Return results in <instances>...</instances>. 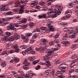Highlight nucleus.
Segmentation results:
<instances>
[{
  "mask_svg": "<svg viewBox=\"0 0 78 78\" xmlns=\"http://www.w3.org/2000/svg\"><path fill=\"white\" fill-rule=\"evenodd\" d=\"M26 50L27 51V52L28 51H30V53L31 54H34V51H33V49L31 48H29Z\"/></svg>",
  "mask_w": 78,
  "mask_h": 78,
  "instance_id": "19",
  "label": "nucleus"
},
{
  "mask_svg": "<svg viewBox=\"0 0 78 78\" xmlns=\"http://www.w3.org/2000/svg\"><path fill=\"white\" fill-rule=\"evenodd\" d=\"M2 23V25L3 26H5L7 24H8V23Z\"/></svg>",
  "mask_w": 78,
  "mask_h": 78,
  "instance_id": "59",
  "label": "nucleus"
},
{
  "mask_svg": "<svg viewBox=\"0 0 78 78\" xmlns=\"http://www.w3.org/2000/svg\"><path fill=\"white\" fill-rule=\"evenodd\" d=\"M62 65V64H61L60 65V67H61V69H62V72H66V67H64V66H61V65Z\"/></svg>",
  "mask_w": 78,
  "mask_h": 78,
  "instance_id": "24",
  "label": "nucleus"
},
{
  "mask_svg": "<svg viewBox=\"0 0 78 78\" xmlns=\"http://www.w3.org/2000/svg\"><path fill=\"white\" fill-rule=\"evenodd\" d=\"M56 75H62L63 74V72L62 71H58L56 73Z\"/></svg>",
  "mask_w": 78,
  "mask_h": 78,
  "instance_id": "27",
  "label": "nucleus"
},
{
  "mask_svg": "<svg viewBox=\"0 0 78 78\" xmlns=\"http://www.w3.org/2000/svg\"><path fill=\"white\" fill-rule=\"evenodd\" d=\"M34 25V24L31 22H30L29 24V26L31 28H32Z\"/></svg>",
  "mask_w": 78,
  "mask_h": 78,
  "instance_id": "29",
  "label": "nucleus"
},
{
  "mask_svg": "<svg viewBox=\"0 0 78 78\" xmlns=\"http://www.w3.org/2000/svg\"><path fill=\"white\" fill-rule=\"evenodd\" d=\"M44 50L42 47H41L39 48V51H43Z\"/></svg>",
  "mask_w": 78,
  "mask_h": 78,
  "instance_id": "49",
  "label": "nucleus"
},
{
  "mask_svg": "<svg viewBox=\"0 0 78 78\" xmlns=\"http://www.w3.org/2000/svg\"><path fill=\"white\" fill-rule=\"evenodd\" d=\"M24 9V6L23 5H22L21 6L20 9L19 11V14H22L24 12V10L23 9Z\"/></svg>",
  "mask_w": 78,
  "mask_h": 78,
  "instance_id": "18",
  "label": "nucleus"
},
{
  "mask_svg": "<svg viewBox=\"0 0 78 78\" xmlns=\"http://www.w3.org/2000/svg\"><path fill=\"white\" fill-rule=\"evenodd\" d=\"M58 24L59 25H63V22L60 21L58 22Z\"/></svg>",
  "mask_w": 78,
  "mask_h": 78,
  "instance_id": "60",
  "label": "nucleus"
},
{
  "mask_svg": "<svg viewBox=\"0 0 78 78\" xmlns=\"http://www.w3.org/2000/svg\"><path fill=\"white\" fill-rule=\"evenodd\" d=\"M61 43V44H62L63 45H65L66 47H67V46L70 45V42L68 41H62Z\"/></svg>",
  "mask_w": 78,
  "mask_h": 78,
  "instance_id": "16",
  "label": "nucleus"
},
{
  "mask_svg": "<svg viewBox=\"0 0 78 78\" xmlns=\"http://www.w3.org/2000/svg\"><path fill=\"white\" fill-rule=\"evenodd\" d=\"M58 78H65V76L63 75H60L58 76Z\"/></svg>",
  "mask_w": 78,
  "mask_h": 78,
  "instance_id": "39",
  "label": "nucleus"
},
{
  "mask_svg": "<svg viewBox=\"0 0 78 78\" xmlns=\"http://www.w3.org/2000/svg\"><path fill=\"white\" fill-rule=\"evenodd\" d=\"M68 38V35L67 34H65V35L63 37V38L61 39V41H64Z\"/></svg>",
  "mask_w": 78,
  "mask_h": 78,
  "instance_id": "20",
  "label": "nucleus"
},
{
  "mask_svg": "<svg viewBox=\"0 0 78 78\" xmlns=\"http://www.w3.org/2000/svg\"><path fill=\"white\" fill-rule=\"evenodd\" d=\"M14 52H15V50H11L10 51V53H14Z\"/></svg>",
  "mask_w": 78,
  "mask_h": 78,
  "instance_id": "58",
  "label": "nucleus"
},
{
  "mask_svg": "<svg viewBox=\"0 0 78 78\" xmlns=\"http://www.w3.org/2000/svg\"><path fill=\"white\" fill-rule=\"evenodd\" d=\"M13 10L14 12H17L19 11V9H13Z\"/></svg>",
  "mask_w": 78,
  "mask_h": 78,
  "instance_id": "51",
  "label": "nucleus"
},
{
  "mask_svg": "<svg viewBox=\"0 0 78 78\" xmlns=\"http://www.w3.org/2000/svg\"><path fill=\"white\" fill-rule=\"evenodd\" d=\"M73 78H78V76H77L74 75L73 76Z\"/></svg>",
  "mask_w": 78,
  "mask_h": 78,
  "instance_id": "63",
  "label": "nucleus"
},
{
  "mask_svg": "<svg viewBox=\"0 0 78 78\" xmlns=\"http://www.w3.org/2000/svg\"><path fill=\"white\" fill-rule=\"evenodd\" d=\"M53 11H53V9L52 10L51 9H50L47 13L48 15L49 16L51 14V13L52 12V13H55V12H53Z\"/></svg>",
  "mask_w": 78,
  "mask_h": 78,
  "instance_id": "23",
  "label": "nucleus"
},
{
  "mask_svg": "<svg viewBox=\"0 0 78 78\" xmlns=\"http://www.w3.org/2000/svg\"><path fill=\"white\" fill-rule=\"evenodd\" d=\"M57 44H58L57 45V47L56 48H53L52 49L53 51L52 50L48 51L47 53L48 56H50L51 55H52L53 53V51H56V50H59V48L61 47V44H58V43H57Z\"/></svg>",
  "mask_w": 78,
  "mask_h": 78,
  "instance_id": "4",
  "label": "nucleus"
},
{
  "mask_svg": "<svg viewBox=\"0 0 78 78\" xmlns=\"http://www.w3.org/2000/svg\"><path fill=\"white\" fill-rule=\"evenodd\" d=\"M65 16L66 18V19H67V18H69L70 17V15L69 14H68L66 15Z\"/></svg>",
  "mask_w": 78,
  "mask_h": 78,
  "instance_id": "47",
  "label": "nucleus"
},
{
  "mask_svg": "<svg viewBox=\"0 0 78 78\" xmlns=\"http://www.w3.org/2000/svg\"><path fill=\"white\" fill-rule=\"evenodd\" d=\"M33 2H34L30 4L31 6H34L35 5H36L38 4V2L37 1H33Z\"/></svg>",
  "mask_w": 78,
  "mask_h": 78,
  "instance_id": "21",
  "label": "nucleus"
},
{
  "mask_svg": "<svg viewBox=\"0 0 78 78\" xmlns=\"http://www.w3.org/2000/svg\"><path fill=\"white\" fill-rule=\"evenodd\" d=\"M22 27H24V28H26V27H27V25L23 24H22Z\"/></svg>",
  "mask_w": 78,
  "mask_h": 78,
  "instance_id": "44",
  "label": "nucleus"
},
{
  "mask_svg": "<svg viewBox=\"0 0 78 78\" xmlns=\"http://www.w3.org/2000/svg\"><path fill=\"white\" fill-rule=\"evenodd\" d=\"M54 73H55V70L53 69L52 71H51L49 75L51 74V75H54Z\"/></svg>",
  "mask_w": 78,
  "mask_h": 78,
  "instance_id": "38",
  "label": "nucleus"
},
{
  "mask_svg": "<svg viewBox=\"0 0 78 78\" xmlns=\"http://www.w3.org/2000/svg\"><path fill=\"white\" fill-rule=\"evenodd\" d=\"M55 63H56V64H58L60 63L61 62L59 61V60L58 59H56L55 60Z\"/></svg>",
  "mask_w": 78,
  "mask_h": 78,
  "instance_id": "31",
  "label": "nucleus"
},
{
  "mask_svg": "<svg viewBox=\"0 0 78 78\" xmlns=\"http://www.w3.org/2000/svg\"><path fill=\"white\" fill-rule=\"evenodd\" d=\"M15 52L16 53H19L20 51V49L19 48H16L15 51Z\"/></svg>",
  "mask_w": 78,
  "mask_h": 78,
  "instance_id": "37",
  "label": "nucleus"
},
{
  "mask_svg": "<svg viewBox=\"0 0 78 78\" xmlns=\"http://www.w3.org/2000/svg\"><path fill=\"white\" fill-rule=\"evenodd\" d=\"M39 61V60H37L35 61H33L34 63H33V64H34V65L36 64Z\"/></svg>",
  "mask_w": 78,
  "mask_h": 78,
  "instance_id": "35",
  "label": "nucleus"
},
{
  "mask_svg": "<svg viewBox=\"0 0 78 78\" xmlns=\"http://www.w3.org/2000/svg\"><path fill=\"white\" fill-rule=\"evenodd\" d=\"M13 19V17H7L5 18H2V22H5V21H7V23H9L10 22V20L11 19Z\"/></svg>",
  "mask_w": 78,
  "mask_h": 78,
  "instance_id": "13",
  "label": "nucleus"
},
{
  "mask_svg": "<svg viewBox=\"0 0 78 78\" xmlns=\"http://www.w3.org/2000/svg\"><path fill=\"white\" fill-rule=\"evenodd\" d=\"M20 38V36L17 34V33H15L14 36H12L10 37V39H12V41H13L14 39L16 40L19 39Z\"/></svg>",
  "mask_w": 78,
  "mask_h": 78,
  "instance_id": "7",
  "label": "nucleus"
},
{
  "mask_svg": "<svg viewBox=\"0 0 78 78\" xmlns=\"http://www.w3.org/2000/svg\"><path fill=\"white\" fill-rule=\"evenodd\" d=\"M5 54H6L7 55H8L7 54V52H6V51H4L2 53V55H5Z\"/></svg>",
  "mask_w": 78,
  "mask_h": 78,
  "instance_id": "45",
  "label": "nucleus"
},
{
  "mask_svg": "<svg viewBox=\"0 0 78 78\" xmlns=\"http://www.w3.org/2000/svg\"><path fill=\"white\" fill-rule=\"evenodd\" d=\"M68 5L69 8H71L73 7V5H74V4L73 3H70L68 4Z\"/></svg>",
  "mask_w": 78,
  "mask_h": 78,
  "instance_id": "25",
  "label": "nucleus"
},
{
  "mask_svg": "<svg viewBox=\"0 0 78 78\" xmlns=\"http://www.w3.org/2000/svg\"><path fill=\"white\" fill-rule=\"evenodd\" d=\"M44 61H46V65L48 67L50 66H51V64H50V62L48 61L49 59V57L47 56V55H46L44 56Z\"/></svg>",
  "mask_w": 78,
  "mask_h": 78,
  "instance_id": "8",
  "label": "nucleus"
},
{
  "mask_svg": "<svg viewBox=\"0 0 78 78\" xmlns=\"http://www.w3.org/2000/svg\"><path fill=\"white\" fill-rule=\"evenodd\" d=\"M14 59L15 62H16V63H17V62H19V61H20L19 59L18 58H14Z\"/></svg>",
  "mask_w": 78,
  "mask_h": 78,
  "instance_id": "40",
  "label": "nucleus"
},
{
  "mask_svg": "<svg viewBox=\"0 0 78 78\" xmlns=\"http://www.w3.org/2000/svg\"><path fill=\"white\" fill-rule=\"evenodd\" d=\"M55 8H57L58 10H57L56 9H53V11H54L52 12H55V13L54 14V15L56 16L57 14L58 15H60L61 13V11H62L63 9V7L58 5H55Z\"/></svg>",
  "mask_w": 78,
  "mask_h": 78,
  "instance_id": "2",
  "label": "nucleus"
},
{
  "mask_svg": "<svg viewBox=\"0 0 78 78\" xmlns=\"http://www.w3.org/2000/svg\"><path fill=\"white\" fill-rule=\"evenodd\" d=\"M9 5L4 4L2 5L0 7V9L1 12L2 11V13H6L7 15H12V12H7V11L9 10V9L7 8V6H9Z\"/></svg>",
  "mask_w": 78,
  "mask_h": 78,
  "instance_id": "1",
  "label": "nucleus"
},
{
  "mask_svg": "<svg viewBox=\"0 0 78 78\" xmlns=\"http://www.w3.org/2000/svg\"><path fill=\"white\" fill-rule=\"evenodd\" d=\"M27 36H28V37H30V36H32L33 34L32 33H27Z\"/></svg>",
  "mask_w": 78,
  "mask_h": 78,
  "instance_id": "50",
  "label": "nucleus"
},
{
  "mask_svg": "<svg viewBox=\"0 0 78 78\" xmlns=\"http://www.w3.org/2000/svg\"><path fill=\"white\" fill-rule=\"evenodd\" d=\"M18 47V46L17 44H15L12 46V48H17Z\"/></svg>",
  "mask_w": 78,
  "mask_h": 78,
  "instance_id": "42",
  "label": "nucleus"
},
{
  "mask_svg": "<svg viewBox=\"0 0 78 78\" xmlns=\"http://www.w3.org/2000/svg\"><path fill=\"white\" fill-rule=\"evenodd\" d=\"M6 63L5 62H2V67H4V66H6Z\"/></svg>",
  "mask_w": 78,
  "mask_h": 78,
  "instance_id": "55",
  "label": "nucleus"
},
{
  "mask_svg": "<svg viewBox=\"0 0 78 78\" xmlns=\"http://www.w3.org/2000/svg\"><path fill=\"white\" fill-rule=\"evenodd\" d=\"M47 27H48L49 31H55L53 26H51V23H48Z\"/></svg>",
  "mask_w": 78,
  "mask_h": 78,
  "instance_id": "12",
  "label": "nucleus"
},
{
  "mask_svg": "<svg viewBox=\"0 0 78 78\" xmlns=\"http://www.w3.org/2000/svg\"><path fill=\"white\" fill-rule=\"evenodd\" d=\"M36 32H38V33H40L41 31H40V29L39 28H37L36 29Z\"/></svg>",
  "mask_w": 78,
  "mask_h": 78,
  "instance_id": "54",
  "label": "nucleus"
},
{
  "mask_svg": "<svg viewBox=\"0 0 78 78\" xmlns=\"http://www.w3.org/2000/svg\"><path fill=\"white\" fill-rule=\"evenodd\" d=\"M24 20H23L22 21V22H21V23H17V24H21V23H25V22H27V18H24Z\"/></svg>",
  "mask_w": 78,
  "mask_h": 78,
  "instance_id": "28",
  "label": "nucleus"
},
{
  "mask_svg": "<svg viewBox=\"0 0 78 78\" xmlns=\"http://www.w3.org/2000/svg\"><path fill=\"white\" fill-rule=\"evenodd\" d=\"M76 65H73V66L71 65L70 66V69H69V73H71L72 72H73L74 71H75L76 72H78V69H74V68H75L76 67Z\"/></svg>",
  "mask_w": 78,
  "mask_h": 78,
  "instance_id": "9",
  "label": "nucleus"
},
{
  "mask_svg": "<svg viewBox=\"0 0 78 78\" xmlns=\"http://www.w3.org/2000/svg\"><path fill=\"white\" fill-rule=\"evenodd\" d=\"M76 45L75 44H73L71 48L72 49H73L74 50V49H73V48H76Z\"/></svg>",
  "mask_w": 78,
  "mask_h": 78,
  "instance_id": "43",
  "label": "nucleus"
},
{
  "mask_svg": "<svg viewBox=\"0 0 78 78\" xmlns=\"http://www.w3.org/2000/svg\"><path fill=\"white\" fill-rule=\"evenodd\" d=\"M41 8V7L39 5H37L35 7V9H40Z\"/></svg>",
  "mask_w": 78,
  "mask_h": 78,
  "instance_id": "57",
  "label": "nucleus"
},
{
  "mask_svg": "<svg viewBox=\"0 0 78 78\" xmlns=\"http://www.w3.org/2000/svg\"><path fill=\"white\" fill-rule=\"evenodd\" d=\"M44 69H47L48 67L46 65H44L43 66Z\"/></svg>",
  "mask_w": 78,
  "mask_h": 78,
  "instance_id": "61",
  "label": "nucleus"
},
{
  "mask_svg": "<svg viewBox=\"0 0 78 78\" xmlns=\"http://www.w3.org/2000/svg\"><path fill=\"white\" fill-rule=\"evenodd\" d=\"M20 48L22 49H25L26 48H27V46L26 45H22L20 46Z\"/></svg>",
  "mask_w": 78,
  "mask_h": 78,
  "instance_id": "30",
  "label": "nucleus"
},
{
  "mask_svg": "<svg viewBox=\"0 0 78 78\" xmlns=\"http://www.w3.org/2000/svg\"><path fill=\"white\" fill-rule=\"evenodd\" d=\"M41 41V42L43 43V45H42V48H47V46L46 45V44H45L46 43H47V42H48L47 40L44 38L43 39H42Z\"/></svg>",
  "mask_w": 78,
  "mask_h": 78,
  "instance_id": "11",
  "label": "nucleus"
},
{
  "mask_svg": "<svg viewBox=\"0 0 78 78\" xmlns=\"http://www.w3.org/2000/svg\"><path fill=\"white\" fill-rule=\"evenodd\" d=\"M38 37V35H34L32 37V39H36V37Z\"/></svg>",
  "mask_w": 78,
  "mask_h": 78,
  "instance_id": "41",
  "label": "nucleus"
},
{
  "mask_svg": "<svg viewBox=\"0 0 78 78\" xmlns=\"http://www.w3.org/2000/svg\"><path fill=\"white\" fill-rule=\"evenodd\" d=\"M68 31H69V33L70 34L78 33V27L76 28L74 30H68Z\"/></svg>",
  "mask_w": 78,
  "mask_h": 78,
  "instance_id": "15",
  "label": "nucleus"
},
{
  "mask_svg": "<svg viewBox=\"0 0 78 78\" xmlns=\"http://www.w3.org/2000/svg\"><path fill=\"white\" fill-rule=\"evenodd\" d=\"M28 52V51L26 50L25 51H23L22 52V53L23 54V55H26V54Z\"/></svg>",
  "mask_w": 78,
  "mask_h": 78,
  "instance_id": "33",
  "label": "nucleus"
},
{
  "mask_svg": "<svg viewBox=\"0 0 78 78\" xmlns=\"http://www.w3.org/2000/svg\"><path fill=\"white\" fill-rule=\"evenodd\" d=\"M34 42V39H31V40L30 41V43L31 44H32L33 42Z\"/></svg>",
  "mask_w": 78,
  "mask_h": 78,
  "instance_id": "52",
  "label": "nucleus"
},
{
  "mask_svg": "<svg viewBox=\"0 0 78 78\" xmlns=\"http://www.w3.org/2000/svg\"><path fill=\"white\" fill-rule=\"evenodd\" d=\"M12 23L9 24V25L7 27V28L9 30H16V28Z\"/></svg>",
  "mask_w": 78,
  "mask_h": 78,
  "instance_id": "14",
  "label": "nucleus"
},
{
  "mask_svg": "<svg viewBox=\"0 0 78 78\" xmlns=\"http://www.w3.org/2000/svg\"><path fill=\"white\" fill-rule=\"evenodd\" d=\"M50 72H51V70H49V69L46 70L45 71L46 74V75H50Z\"/></svg>",
  "mask_w": 78,
  "mask_h": 78,
  "instance_id": "26",
  "label": "nucleus"
},
{
  "mask_svg": "<svg viewBox=\"0 0 78 78\" xmlns=\"http://www.w3.org/2000/svg\"><path fill=\"white\" fill-rule=\"evenodd\" d=\"M23 64H26L24 65L23 66V69H24L25 70H28L29 69V67H28V66H30L31 65V63L28 62L27 60L26 59H25L24 62H23Z\"/></svg>",
  "mask_w": 78,
  "mask_h": 78,
  "instance_id": "6",
  "label": "nucleus"
},
{
  "mask_svg": "<svg viewBox=\"0 0 78 78\" xmlns=\"http://www.w3.org/2000/svg\"><path fill=\"white\" fill-rule=\"evenodd\" d=\"M78 61V59H75L73 60L72 61V63H71L70 64L71 65H72V64H74V63H75L76 62H77V61Z\"/></svg>",
  "mask_w": 78,
  "mask_h": 78,
  "instance_id": "32",
  "label": "nucleus"
},
{
  "mask_svg": "<svg viewBox=\"0 0 78 78\" xmlns=\"http://www.w3.org/2000/svg\"><path fill=\"white\" fill-rule=\"evenodd\" d=\"M59 42L58 40L57 39H55L54 41H52L49 43L50 45H53L55 44H55H57V43H59Z\"/></svg>",
  "mask_w": 78,
  "mask_h": 78,
  "instance_id": "17",
  "label": "nucleus"
},
{
  "mask_svg": "<svg viewBox=\"0 0 78 78\" xmlns=\"http://www.w3.org/2000/svg\"><path fill=\"white\" fill-rule=\"evenodd\" d=\"M18 73H20V75H21V76H23V75H24V74H23V71H18Z\"/></svg>",
  "mask_w": 78,
  "mask_h": 78,
  "instance_id": "34",
  "label": "nucleus"
},
{
  "mask_svg": "<svg viewBox=\"0 0 78 78\" xmlns=\"http://www.w3.org/2000/svg\"><path fill=\"white\" fill-rule=\"evenodd\" d=\"M59 36V34H56L54 37V39H56V38H58V36Z\"/></svg>",
  "mask_w": 78,
  "mask_h": 78,
  "instance_id": "48",
  "label": "nucleus"
},
{
  "mask_svg": "<svg viewBox=\"0 0 78 78\" xmlns=\"http://www.w3.org/2000/svg\"><path fill=\"white\" fill-rule=\"evenodd\" d=\"M74 12L75 13H76V14H78V10L76 9L74 11Z\"/></svg>",
  "mask_w": 78,
  "mask_h": 78,
  "instance_id": "64",
  "label": "nucleus"
},
{
  "mask_svg": "<svg viewBox=\"0 0 78 78\" xmlns=\"http://www.w3.org/2000/svg\"><path fill=\"white\" fill-rule=\"evenodd\" d=\"M30 72H31V71H30L27 72V74L25 75V78H32L31 76H33V75H34V73H30Z\"/></svg>",
  "mask_w": 78,
  "mask_h": 78,
  "instance_id": "10",
  "label": "nucleus"
},
{
  "mask_svg": "<svg viewBox=\"0 0 78 78\" xmlns=\"http://www.w3.org/2000/svg\"><path fill=\"white\" fill-rule=\"evenodd\" d=\"M40 29L41 30H42V31H45V32L47 31V28L44 27H41L40 28Z\"/></svg>",
  "mask_w": 78,
  "mask_h": 78,
  "instance_id": "22",
  "label": "nucleus"
},
{
  "mask_svg": "<svg viewBox=\"0 0 78 78\" xmlns=\"http://www.w3.org/2000/svg\"><path fill=\"white\" fill-rule=\"evenodd\" d=\"M13 25H14V26H15L16 27H19V25H17V24L16 23H14L13 24H12Z\"/></svg>",
  "mask_w": 78,
  "mask_h": 78,
  "instance_id": "53",
  "label": "nucleus"
},
{
  "mask_svg": "<svg viewBox=\"0 0 78 78\" xmlns=\"http://www.w3.org/2000/svg\"><path fill=\"white\" fill-rule=\"evenodd\" d=\"M27 2H28V1L27 0H22L20 2H19V3H16L15 4V7L17 8L18 6H20V5L22 4L23 5H25L27 4Z\"/></svg>",
  "mask_w": 78,
  "mask_h": 78,
  "instance_id": "5",
  "label": "nucleus"
},
{
  "mask_svg": "<svg viewBox=\"0 0 78 78\" xmlns=\"http://www.w3.org/2000/svg\"><path fill=\"white\" fill-rule=\"evenodd\" d=\"M69 37L71 39H73V38H75L76 37H75V35H72L69 36Z\"/></svg>",
  "mask_w": 78,
  "mask_h": 78,
  "instance_id": "36",
  "label": "nucleus"
},
{
  "mask_svg": "<svg viewBox=\"0 0 78 78\" xmlns=\"http://www.w3.org/2000/svg\"><path fill=\"white\" fill-rule=\"evenodd\" d=\"M21 38L23 39V40L25 39V37H24V36H23V35H21Z\"/></svg>",
  "mask_w": 78,
  "mask_h": 78,
  "instance_id": "56",
  "label": "nucleus"
},
{
  "mask_svg": "<svg viewBox=\"0 0 78 78\" xmlns=\"http://www.w3.org/2000/svg\"><path fill=\"white\" fill-rule=\"evenodd\" d=\"M28 61H33V58L31 57H29L28 58Z\"/></svg>",
  "mask_w": 78,
  "mask_h": 78,
  "instance_id": "46",
  "label": "nucleus"
},
{
  "mask_svg": "<svg viewBox=\"0 0 78 78\" xmlns=\"http://www.w3.org/2000/svg\"><path fill=\"white\" fill-rule=\"evenodd\" d=\"M39 19H42V15H39L38 16Z\"/></svg>",
  "mask_w": 78,
  "mask_h": 78,
  "instance_id": "62",
  "label": "nucleus"
},
{
  "mask_svg": "<svg viewBox=\"0 0 78 78\" xmlns=\"http://www.w3.org/2000/svg\"><path fill=\"white\" fill-rule=\"evenodd\" d=\"M5 34H6V36L2 35L1 37V39L2 41H4L5 43H6L8 41V38L6 37H9L11 35V33H9V32L7 31L5 32Z\"/></svg>",
  "mask_w": 78,
  "mask_h": 78,
  "instance_id": "3",
  "label": "nucleus"
}]
</instances>
